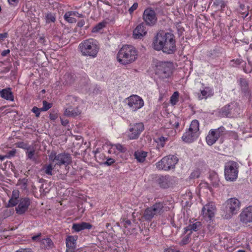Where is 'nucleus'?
<instances>
[{"instance_id": "f257e3e1", "label": "nucleus", "mask_w": 252, "mask_h": 252, "mask_svg": "<svg viewBox=\"0 0 252 252\" xmlns=\"http://www.w3.org/2000/svg\"><path fill=\"white\" fill-rule=\"evenodd\" d=\"M153 48L157 51H162L167 54H172L176 51L174 35L170 32L160 31L155 36Z\"/></svg>"}, {"instance_id": "f03ea898", "label": "nucleus", "mask_w": 252, "mask_h": 252, "mask_svg": "<svg viewBox=\"0 0 252 252\" xmlns=\"http://www.w3.org/2000/svg\"><path fill=\"white\" fill-rule=\"evenodd\" d=\"M138 52L134 47L125 45L119 51L117 59L122 64L127 65L133 63L137 59Z\"/></svg>"}, {"instance_id": "7ed1b4c3", "label": "nucleus", "mask_w": 252, "mask_h": 252, "mask_svg": "<svg viewBox=\"0 0 252 252\" xmlns=\"http://www.w3.org/2000/svg\"><path fill=\"white\" fill-rule=\"evenodd\" d=\"M79 49L83 56L95 58L97 56L99 47L95 40L90 38L80 43Z\"/></svg>"}, {"instance_id": "20e7f679", "label": "nucleus", "mask_w": 252, "mask_h": 252, "mask_svg": "<svg viewBox=\"0 0 252 252\" xmlns=\"http://www.w3.org/2000/svg\"><path fill=\"white\" fill-rule=\"evenodd\" d=\"M241 203L236 198H231L224 204V218L229 219L237 213L240 208Z\"/></svg>"}, {"instance_id": "39448f33", "label": "nucleus", "mask_w": 252, "mask_h": 252, "mask_svg": "<svg viewBox=\"0 0 252 252\" xmlns=\"http://www.w3.org/2000/svg\"><path fill=\"white\" fill-rule=\"evenodd\" d=\"M174 69L173 63L170 62H160L156 65V74L162 79L170 77Z\"/></svg>"}, {"instance_id": "423d86ee", "label": "nucleus", "mask_w": 252, "mask_h": 252, "mask_svg": "<svg viewBox=\"0 0 252 252\" xmlns=\"http://www.w3.org/2000/svg\"><path fill=\"white\" fill-rule=\"evenodd\" d=\"M49 160L52 162H55V165L61 166L68 165L72 162V158L69 154L62 153L57 154L55 151H52L49 155Z\"/></svg>"}, {"instance_id": "0eeeda50", "label": "nucleus", "mask_w": 252, "mask_h": 252, "mask_svg": "<svg viewBox=\"0 0 252 252\" xmlns=\"http://www.w3.org/2000/svg\"><path fill=\"white\" fill-rule=\"evenodd\" d=\"M238 174V165L236 162L230 161L224 166V176L227 181H234L236 180Z\"/></svg>"}, {"instance_id": "6e6552de", "label": "nucleus", "mask_w": 252, "mask_h": 252, "mask_svg": "<svg viewBox=\"0 0 252 252\" xmlns=\"http://www.w3.org/2000/svg\"><path fill=\"white\" fill-rule=\"evenodd\" d=\"M178 161V158L176 156L169 155L158 162L156 166L159 170H168L174 168Z\"/></svg>"}, {"instance_id": "1a4fd4ad", "label": "nucleus", "mask_w": 252, "mask_h": 252, "mask_svg": "<svg viewBox=\"0 0 252 252\" xmlns=\"http://www.w3.org/2000/svg\"><path fill=\"white\" fill-rule=\"evenodd\" d=\"M126 102L128 108L132 111H136L144 105L143 99L136 94H132L126 99Z\"/></svg>"}, {"instance_id": "9d476101", "label": "nucleus", "mask_w": 252, "mask_h": 252, "mask_svg": "<svg viewBox=\"0 0 252 252\" xmlns=\"http://www.w3.org/2000/svg\"><path fill=\"white\" fill-rule=\"evenodd\" d=\"M143 19L147 25L149 26L155 25L157 21L155 11L150 8L146 9L143 14Z\"/></svg>"}, {"instance_id": "9b49d317", "label": "nucleus", "mask_w": 252, "mask_h": 252, "mask_svg": "<svg viewBox=\"0 0 252 252\" xmlns=\"http://www.w3.org/2000/svg\"><path fill=\"white\" fill-rule=\"evenodd\" d=\"M144 129L142 123H138L130 126L128 137L130 139H137Z\"/></svg>"}, {"instance_id": "f8f14e48", "label": "nucleus", "mask_w": 252, "mask_h": 252, "mask_svg": "<svg viewBox=\"0 0 252 252\" xmlns=\"http://www.w3.org/2000/svg\"><path fill=\"white\" fill-rule=\"evenodd\" d=\"M216 207L212 203L204 206L202 209V214L206 220H211L214 217Z\"/></svg>"}, {"instance_id": "ddd939ff", "label": "nucleus", "mask_w": 252, "mask_h": 252, "mask_svg": "<svg viewBox=\"0 0 252 252\" xmlns=\"http://www.w3.org/2000/svg\"><path fill=\"white\" fill-rule=\"evenodd\" d=\"M30 203V200L28 198H21L16 208V213L19 215L24 214L27 211Z\"/></svg>"}, {"instance_id": "4468645a", "label": "nucleus", "mask_w": 252, "mask_h": 252, "mask_svg": "<svg viewBox=\"0 0 252 252\" xmlns=\"http://www.w3.org/2000/svg\"><path fill=\"white\" fill-rule=\"evenodd\" d=\"M240 220L245 223L252 222V206L246 208L240 215Z\"/></svg>"}, {"instance_id": "2eb2a0df", "label": "nucleus", "mask_w": 252, "mask_h": 252, "mask_svg": "<svg viewBox=\"0 0 252 252\" xmlns=\"http://www.w3.org/2000/svg\"><path fill=\"white\" fill-rule=\"evenodd\" d=\"M147 31L145 24L142 23L139 24L133 30V36L135 39H139L145 35Z\"/></svg>"}, {"instance_id": "dca6fc26", "label": "nucleus", "mask_w": 252, "mask_h": 252, "mask_svg": "<svg viewBox=\"0 0 252 252\" xmlns=\"http://www.w3.org/2000/svg\"><path fill=\"white\" fill-rule=\"evenodd\" d=\"M76 238L73 236H67L65 240L66 252H74L76 248Z\"/></svg>"}, {"instance_id": "f3484780", "label": "nucleus", "mask_w": 252, "mask_h": 252, "mask_svg": "<svg viewBox=\"0 0 252 252\" xmlns=\"http://www.w3.org/2000/svg\"><path fill=\"white\" fill-rule=\"evenodd\" d=\"M92 227V225L89 223L82 222L78 223H73L72 229L75 232H79L84 229H90Z\"/></svg>"}, {"instance_id": "a211bd4d", "label": "nucleus", "mask_w": 252, "mask_h": 252, "mask_svg": "<svg viewBox=\"0 0 252 252\" xmlns=\"http://www.w3.org/2000/svg\"><path fill=\"white\" fill-rule=\"evenodd\" d=\"M197 137V134L189 129V130L185 132L182 136V139L184 141L187 143H191Z\"/></svg>"}, {"instance_id": "6ab92c4d", "label": "nucleus", "mask_w": 252, "mask_h": 252, "mask_svg": "<svg viewBox=\"0 0 252 252\" xmlns=\"http://www.w3.org/2000/svg\"><path fill=\"white\" fill-rule=\"evenodd\" d=\"M155 216L160 215L164 212V206L162 203H156L150 207Z\"/></svg>"}, {"instance_id": "aec40b11", "label": "nucleus", "mask_w": 252, "mask_h": 252, "mask_svg": "<svg viewBox=\"0 0 252 252\" xmlns=\"http://www.w3.org/2000/svg\"><path fill=\"white\" fill-rule=\"evenodd\" d=\"M202 228V223L200 221H195L192 224L189 225L188 226L184 228L185 233H186L188 231H190V234L192 231H197Z\"/></svg>"}, {"instance_id": "412c9836", "label": "nucleus", "mask_w": 252, "mask_h": 252, "mask_svg": "<svg viewBox=\"0 0 252 252\" xmlns=\"http://www.w3.org/2000/svg\"><path fill=\"white\" fill-rule=\"evenodd\" d=\"M0 96L8 100L13 101L14 97L11 89L7 88L0 91Z\"/></svg>"}, {"instance_id": "4be33fe9", "label": "nucleus", "mask_w": 252, "mask_h": 252, "mask_svg": "<svg viewBox=\"0 0 252 252\" xmlns=\"http://www.w3.org/2000/svg\"><path fill=\"white\" fill-rule=\"evenodd\" d=\"M80 113L81 112L77 107L73 108L71 106L66 108L64 112V115L68 117H75Z\"/></svg>"}, {"instance_id": "5701e85b", "label": "nucleus", "mask_w": 252, "mask_h": 252, "mask_svg": "<svg viewBox=\"0 0 252 252\" xmlns=\"http://www.w3.org/2000/svg\"><path fill=\"white\" fill-rule=\"evenodd\" d=\"M218 139V138L215 135V131L212 130L209 132L206 137V142L210 146L213 145Z\"/></svg>"}, {"instance_id": "b1692460", "label": "nucleus", "mask_w": 252, "mask_h": 252, "mask_svg": "<svg viewBox=\"0 0 252 252\" xmlns=\"http://www.w3.org/2000/svg\"><path fill=\"white\" fill-rule=\"evenodd\" d=\"M40 243L41 247L44 249H50L54 246V243L50 238L42 239Z\"/></svg>"}, {"instance_id": "393cba45", "label": "nucleus", "mask_w": 252, "mask_h": 252, "mask_svg": "<svg viewBox=\"0 0 252 252\" xmlns=\"http://www.w3.org/2000/svg\"><path fill=\"white\" fill-rule=\"evenodd\" d=\"M157 182L162 188H166L168 187V180L165 176H159L157 178Z\"/></svg>"}, {"instance_id": "a878e982", "label": "nucleus", "mask_w": 252, "mask_h": 252, "mask_svg": "<svg viewBox=\"0 0 252 252\" xmlns=\"http://www.w3.org/2000/svg\"><path fill=\"white\" fill-rule=\"evenodd\" d=\"M201 96H199V98L200 99H203V98H207L209 96H212L213 95V92L212 90L209 87H205L203 90L201 91Z\"/></svg>"}, {"instance_id": "bb28decb", "label": "nucleus", "mask_w": 252, "mask_h": 252, "mask_svg": "<svg viewBox=\"0 0 252 252\" xmlns=\"http://www.w3.org/2000/svg\"><path fill=\"white\" fill-rule=\"evenodd\" d=\"M155 216L150 207L146 209L143 215V218L146 220H151Z\"/></svg>"}, {"instance_id": "cd10ccee", "label": "nucleus", "mask_w": 252, "mask_h": 252, "mask_svg": "<svg viewBox=\"0 0 252 252\" xmlns=\"http://www.w3.org/2000/svg\"><path fill=\"white\" fill-rule=\"evenodd\" d=\"M147 156V153L145 152H135L134 153L135 158L139 161V162H143L145 158Z\"/></svg>"}, {"instance_id": "c85d7f7f", "label": "nucleus", "mask_w": 252, "mask_h": 252, "mask_svg": "<svg viewBox=\"0 0 252 252\" xmlns=\"http://www.w3.org/2000/svg\"><path fill=\"white\" fill-rule=\"evenodd\" d=\"M53 169L54 167L51 163L48 165H44L42 168V170H43L46 174L50 176L53 174Z\"/></svg>"}, {"instance_id": "c756f323", "label": "nucleus", "mask_w": 252, "mask_h": 252, "mask_svg": "<svg viewBox=\"0 0 252 252\" xmlns=\"http://www.w3.org/2000/svg\"><path fill=\"white\" fill-rule=\"evenodd\" d=\"M73 15H76V14L73 13V11H68L64 14V18L66 21L70 23H75L76 21V19L71 17Z\"/></svg>"}, {"instance_id": "7c9ffc66", "label": "nucleus", "mask_w": 252, "mask_h": 252, "mask_svg": "<svg viewBox=\"0 0 252 252\" xmlns=\"http://www.w3.org/2000/svg\"><path fill=\"white\" fill-rule=\"evenodd\" d=\"M199 124L198 121L196 120H193L189 126V130L193 131V132L197 133L199 130Z\"/></svg>"}, {"instance_id": "2f4dec72", "label": "nucleus", "mask_w": 252, "mask_h": 252, "mask_svg": "<svg viewBox=\"0 0 252 252\" xmlns=\"http://www.w3.org/2000/svg\"><path fill=\"white\" fill-rule=\"evenodd\" d=\"M238 11L240 14L244 15L243 16V18H245L249 15V11L247 8H246L244 4H240L239 6V8L238 9Z\"/></svg>"}, {"instance_id": "473e14b6", "label": "nucleus", "mask_w": 252, "mask_h": 252, "mask_svg": "<svg viewBox=\"0 0 252 252\" xmlns=\"http://www.w3.org/2000/svg\"><path fill=\"white\" fill-rule=\"evenodd\" d=\"M211 130L215 131L216 136L219 139L220 137L224 134L225 128L223 126H221L217 129Z\"/></svg>"}, {"instance_id": "72a5a7b5", "label": "nucleus", "mask_w": 252, "mask_h": 252, "mask_svg": "<svg viewBox=\"0 0 252 252\" xmlns=\"http://www.w3.org/2000/svg\"><path fill=\"white\" fill-rule=\"evenodd\" d=\"M56 21L55 14L52 13H47L46 15V22L47 23H54Z\"/></svg>"}, {"instance_id": "f704fd0d", "label": "nucleus", "mask_w": 252, "mask_h": 252, "mask_svg": "<svg viewBox=\"0 0 252 252\" xmlns=\"http://www.w3.org/2000/svg\"><path fill=\"white\" fill-rule=\"evenodd\" d=\"M240 84L242 88V90L246 93L248 91V83L245 79H241L240 80Z\"/></svg>"}, {"instance_id": "c9c22d12", "label": "nucleus", "mask_w": 252, "mask_h": 252, "mask_svg": "<svg viewBox=\"0 0 252 252\" xmlns=\"http://www.w3.org/2000/svg\"><path fill=\"white\" fill-rule=\"evenodd\" d=\"M179 93L175 92L170 97V102L172 105H175L178 101Z\"/></svg>"}, {"instance_id": "e433bc0d", "label": "nucleus", "mask_w": 252, "mask_h": 252, "mask_svg": "<svg viewBox=\"0 0 252 252\" xmlns=\"http://www.w3.org/2000/svg\"><path fill=\"white\" fill-rule=\"evenodd\" d=\"M190 235H191L190 233H189L188 235L185 236L182 239V240L180 242V243H179L180 245L184 246V245L188 244L190 241Z\"/></svg>"}, {"instance_id": "4c0bfd02", "label": "nucleus", "mask_w": 252, "mask_h": 252, "mask_svg": "<svg viewBox=\"0 0 252 252\" xmlns=\"http://www.w3.org/2000/svg\"><path fill=\"white\" fill-rule=\"evenodd\" d=\"M167 140V138H165L163 136H161L158 137L156 142L158 143V145L161 147H163L165 145V142Z\"/></svg>"}, {"instance_id": "58836bf2", "label": "nucleus", "mask_w": 252, "mask_h": 252, "mask_svg": "<svg viewBox=\"0 0 252 252\" xmlns=\"http://www.w3.org/2000/svg\"><path fill=\"white\" fill-rule=\"evenodd\" d=\"M43 107L42 108H41V111H47L50 108H51L52 106V103H49L45 100H44L43 101Z\"/></svg>"}, {"instance_id": "ea45409f", "label": "nucleus", "mask_w": 252, "mask_h": 252, "mask_svg": "<svg viewBox=\"0 0 252 252\" xmlns=\"http://www.w3.org/2000/svg\"><path fill=\"white\" fill-rule=\"evenodd\" d=\"M17 204H18V200L17 199H14L13 198H11L8 202V203L7 204V207H11L16 206Z\"/></svg>"}, {"instance_id": "a19ab883", "label": "nucleus", "mask_w": 252, "mask_h": 252, "mask_svg": "<svg viewBox=\"0 0 252 252\" xmlns=\"http://www.w3.org/2000/svg\"><path fill=\"white\" fill-rule=\"evenodd\" d=\"M113 146L122 153H125L126 151V148L120 144H116Z\"/></svg>"}, {"instance_id": "79ce46f5", "label": "nucleus", "mask_w": 252, "mask_h": 252, "mask_svg": "<svg viewBox=\"0 0 252 252\" xmlns=\"http://www.w3.org/2000/svg\"><path fill=\"white\" fill-rule=\"evenodd\" d=\"M34 154H35L34 150H32L30 151H28L27 152V157H28V158H29L30 159H32L33 160H35V158L33 157L34 155Z\"/></svg>"}, {"instance_id": "37998d69", "label": "nucleus", "mask_w": 252, "mask_h": 252, "mask_svg": "<svg viewBox=\"0 0 252 252\" xmlns=\"http://www.w3.org/2000/svg\"><path fill=\"white\" fill-rule=\"evenodd\" d=\"M32 112L35 113L36 117H38L40 114V111H41V109L38 108V107L34 106L32 108Z\"/></svg>"}, {"instance_id": "c03bdc74", "label": "nucleus", "mask_w": 252, "mask_h": 252, "mask_svg": "<svg viewBox=\"0 0 252 252\" xmlns=\"http://www.w3.org/2000/svg\"><path fill=\"white\" fill-rule=\"evenodd\" d=\"M138 7V3L137 2H135L129 8L128 12L130 14H131L135 10H136Z\"/></svg>"}, {"instance_id": "a18cd8bd", "label": "nucleus", "mask_w": 252, "mask_h": 252, "mask_svg": "<svg viewBox=\"0 0 252 252\" xmlns=\"http://www.w3.org/2000/svg\"><path fill=\"white\" fill-rule=\"evenodd\" d=\"M105 26L104 23H99L96 27H95L93 30L94 32L98 31V30L101 29Z\"/></svg>"}, {"instance_id": "49530a36", "label": "nucleus", "mask_w": 252, "mask_h": 252, "mask_svg": "<svg viewBox=\"0 0 252 252\" xmlns=\"http://www.w3.org/2000/svg\"><path fill=\"white\" fill-rule=\"evenodd\" d=\"M124 226L125 228H128L131 224V221L129 220L124 219Z\"/></svg>"}, {"instance_id": "de8ad7c7", "label": "nucleus", "mask_w": 252, "mask_h": 252, "mask_svg": "<svg viewBox=\"0 0 252 252\" xmlns=\"http://www.w3.org/2000/svg\"><path fill=\"white\" fill-rule=\"evenodd\" d=\"M16 152V151L15 149H13L11 151H9L7 153V155H6L7 158H9L11 157L14 156L15 155Z\"/></svg>"}, {"instance_id": "09e8293b", "label": "nucleus", "mask_w": 252, "mask_h": 252, "mask_svg": "<svg viewBox=\"0 0 252 252\" xmlns=\"http://www.w3.org/2000/svg\"><path fill=\"white\" fill-rule=\"evenodd\" d=\"M19 197V191L17 190H14L12 192V196L11 198L14 199H18Z\"/></svg>"}, {"instance_id": "8fccbe9b", "label": "nucleus", "mask_w": 252, "mask_h": 252, "mask_svg": "<svg viewBox=\"0 0 252 252\" xmlns=\"http://www.w3.org/2000/svg\"><path fill=\"white\" fill-rule=\"evenodd\" d=\"M8 37L7 32H4L2 33H0V41H3L4 39L7 38Z\"/></svg>"}, {"instance_id": "3c124183", "label": "nucleus", "mask_w": 252, "mask_h": 252, "mask_svg": "<svg viewBox=\"0 0 252 252\" xmlns=\"http://www.w3.org/2000/svg\"><path fill=\"white\" fill-rule=\"evenodd\" d=\"M114 162H115V160L113 158H110L107 159L106 161L105 162V164H107L108 165H111Z\"/></svg>"}, {"instance_id": "603ef678", "label": "nucleus", "mask_w": 252, "mask_h": 252, "mask_svg": "<svg viewBox=\"0 0 252 252\" xmlns=\"http://www.w3.org/2000/svg\"><path fill=\"white\" fill-rule=\"evenodd\" d=\"M58 117V114L57 113H51L49 115V118L52 120H55Z\"/></svg>"}, {"instance_id": "864d4df0", "label": "nucleus", "mask_w": 252, "mask_h": 252, "mask_svg": "<svg viewBox=\"0 0 252 252\" xmlns=\"http://www.w3.org/2000/svg\"><path fill=\"white\" fill-rule=\"evenodd\" d=\"M164 252H180L178 250L169 248L165 250Z\"/></svg>"}, {"instance_id": "5fc2aeb1", "label": "nucleus", "mask_w": 252, "mask_h": 252, "mask_svg": "<svg viewBox=\"0 0 252 252\" xmlns=\"http://www.w3.org/2000/svg\"><path fill=\"white\" fill-rule=\"evenodd\" d=\"M8 1L10 4L15 5L18 2L19 0H8Z\"/></svg>"}, {"instance_id": "6e6d98bb", "label": "nucleus", "mask_w": 252, "mask_h": 252, "mask_svg": "<svg viewBox=\"0 0 252 252\" xmlns=\"http://www.w3.org/2000/svg\"><path fill=\"white\" fill-rule=\"evenodd\" d=\"M15 252H32V251L28 249H20L16 251Z\"/></svg>"}, {"instance_id": "4d7b16f0", "label": "nucleus", "mask_w": 252, "mask_h": 252, "mask_svg": "<svg viewBox=\"0 0 252 252\" xmlns=\"http://www.w3.org/2000/svg\"><path fill=\"white\" fill-rule=\"evenodd\" d=\"M84 21L81 20L78 23L77 25L79 27H82L84 25Z\"/></svg>"}, {"instance_id": "13d9d810", "label": "nucleus", "mask_w": 252, "mask_h": 252, "mask_svg": "<svg viewBox=\"0 0 252 252\" xmlns=\"http://www.w3.org/2000/svg\"><path fill=\"white\" fill-rule=\"evenodd\" d=\"M232 61L235 62V63L237 64H240L242 63V60L240 59H237L236 60H232Z\"/></svg>"}, {"instance_id": "bf43d9fd", "label": "nucleus", "mask_w": 252, "mask_h": 252, "mask_svg": "<svg viewBox=\"0 0 252 252\" xmlns=\"http://www.w3.org/2000/svg\"><path fill=\"white\" fill-rule=\"evenodd\" d=\"M73 13H75V14H76V15H73V16H77V17H80V18L83 17V15L82 14H80L77 12L73 11Z\"/></svg>"}, {"instance_id": "052dcab7", "label": "nucleus", "mask_w": 252, "mask_h": 252, "mask_svg": "<svg viewBox=\"0 0 252 252\" xmlns=\"http://www.w3.org/2000/svg\"><path fill=\"white\" fill-rule=\"evenodd\" d=\"M61 123H62V124L63 125V126H66L68 123V121L67 120H64V121H63L62 119L61 120Z\"/></svg>"}, {"instance_id": "680f3d73", "label": "nucleus", "mask_w": 252, "mask_h": 252, "mask_svg": "<svg viewBox=\"0 0 252 252\" xmlns=\"http://www.w3.org/2000/svg\"><path fill=\"white\" fill-rule=\"evenodd\" d=\"M8 53H9V50H4L1 53V55L3 56H5Z\"/></svg>"}, {"instance_id": "e2e57ef3", "label": "nucleus", "mask_w": 252, "mask_h": 252, "mask_svg": "<svg viewBox=\"0 0 252 252\" xmlns=\"http://www.w3.org/2000/svg\"><path fill=\"white\" fill-rule=\"evenodd\" d=\"M41 235V233L38 234L37 235L34 236L32 237V239L33 240H36L38 237H39Z\"/></svg>"}, {"instance_id": "0e129e2a", "label": "nucleus", "mask_w": 252, "mask_h": 252, "mask_svg": "<svg viewBox=\"0 0 252 252\" xmlns=\"http://www.w3.org/2000/svg\"><path fill=\"white\" fill-rule=\"evenodd\" d=\"M5 158H7L6 155L2 156L0 155V160L3 161Z\"/></svg>"}, {"instance_id": "69168bd1", "label": "nucleus", "mask_w": 252, "mask_h": 252, "mask_svg": "<svg viewBox=\"0 0 252 252\" xmlns=\"http://www.w3.org/2000/svg\"><path fill=\"white\" fill-rule=\"evenodd\" d=\"M100 2H102L103 4H106V5H110L109 2L108 1H103L102 0H100Z\"/></svg>"}, {"instance_id": "338daca9", "label": "nucleus", "mask_w": 252, "mask_h": 252, "mask_svg": "<svg viewBox=\"0 0 252 252\" xmlns=\"http://www.w3.org/2000/svg\"><path fill=\"white\" fill-rule=\"evenodd\" d=\"M110 226V223H107L106 224V227L107 228H108L109 226Z\"/></svg>"}, {"instance_id": "774afa93", "label": "nucleus", "mask_w": 252, "mask_h": 252, "mask_svg": "<svg viewBox=\"0 0 252 252\" xmlns=\"http://www.w3.org/2000/svg\"><path fill=\"white\" fill-rule=\"evenodd\" d=\"M237 252H246L244 250H239Z\"/></svg>"}]
</instances>
